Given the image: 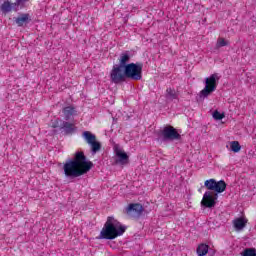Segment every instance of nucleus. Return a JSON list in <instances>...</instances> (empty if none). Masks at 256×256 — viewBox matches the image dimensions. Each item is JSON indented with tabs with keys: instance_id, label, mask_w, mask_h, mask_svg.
<instances>
[{
	"instance_id": "1",
	"label": "nucleus",
	"mask_w": 256,
	"mask_h": 256,
	"mask_svg": "<svg viewBox=\"0 0 256 256\" xmlns=\"http://www.w3.org/2000/svg\"><path fill=\"white\" fill-rule=\"evenodd\" d=\"M63 169L66 177H81L93 169V162L87 160L84 152L78 151L74 154V158L64 164Z\"/></svg>"
},
{
	"instance_id": "2",
	"label": "nucleus",
	"mask_w": 256,
	"mask_h": 256,
	"mask_svg": "<svg viewBox=\"0 0 256 256\" xmlns=\"http://www.w3.org/2000/svg\"><path fill=\"white\" fill-rule=\"evenodd\" d=\"M204 187H206L208 191L204 193L201 205L211 209L217 205V199H219L218 193H223L225 189H227V183L223 180L217 181L215 179H209L204 182ZM211 191H215V193Z\"/></svg>"
},
{
	"instance_id": "3",
	"label": "nucleus",
	"mask_w": 256,
	"mask_h": 256,
	"mask_svg": "<svg viewBox=\"0 0 256 256\" xmlns=\"http://www.w3.org/2000/svg\"><path fill=\"white\" fill-rule=\"evenodd\" d=\"M126 79L141 81L143 79V63H129L121 72H116V74L110 76V81L116 85L125 82Z\"/></svg>"
},
{
	"instance_id": "4",
	"label": "nucleus",
	"mask_w": 256,
	"mask_h": 256,
	"mask_svg": "<svg viewBox=\"0 0 256 256\" xmlns=\"http://www.w3.org/2000/svg\"><path fill=\"white\" fill-rule=\"evenodd\" d=\"M125 231H127V226H123L121 222L116 220L113 216H108L98 239H108L111 241L117 239V237H121Z\"/></svg>"
},
{
	"instance_id": "5",
	"label": "nucleus",
	"mask_w": 256,
	"mask_h": 256,
	"mask_svg": "<svg viewBox=\"0 0 256 256\" xmlns=\"http://www.w3.org/2000/svg\"><path fill=\"white\" fill-rule=\"evenodd\" d=\"M217 81H219V75H217V73L205 78V87L199 93L200 99H206V97H209L214 91H217Z\"/></svg>"
},
{
	"instance_id": "6",
	"label": "nucleus",
	"mask_w": 256,
	"mask_h": 256,
	"mask_svg": "<svg viewBox=\"0 0 256 256\" xmlns=\"http://www.w3.org/2000/svg\"><path fill=\"white\" fill-rule=\"evenodd\" d=\"M159 139L162 141H179L181 140V134L177 132V129L173 126H166L162 130L157 132Z\"/></svg>"
},
{
	"instance_id": "7",
	"label": "nucleus",
	"mask_w": 256,
	"mask_h": 256,
	"mask_svg": "<svg viewBox=\"0 0 256 256\" xmlns=\"http://www.w3.org/2000/svg\"><path fill=\"white\" fill-rule=\"evenodd\" d=\"M26 1L29 0H16L14 3L10 0H5L0 6V11L4 15H7V13H11V11L17 13V11H19V7L20 9H23V7H25Z\"/></svg>"
},
{
	"instance_id": "8",
	"label": "nucleus",
	"mask_w": 256,
	"mask_h": 256,
	"mask_svg": "<svg viewBox=\"0 0 256 256\" xmlns=\"http://www.w3.org/2000/svg\"><path fill=\"white\" fill-rule=\"evenodd\" d=\"M129 61H131V55L129 54V51L120 54L119 64L113 65L110 72V77H112V75H115L116 73H121V70L125 69V67L129 65Z\"/></svg>"
},
{
	"instance_id": "9",
	"label": "nucleus",
	"mask_w": 256,
	"mask_h": 256,
	"mask_svg": "<svg viewBox=\"0 0 256 256\" xmlns=\"http://www.w3.org/2000/svg\"><path fill=\"white\" fill-rule=\"evenodd\" d=\"M82 137L86 143L91 146L92 155H95V153L101 151V143L97 142V136H95V134L91 133L90 131H84L82 133Z\"/></svg>"
},
{
	"instance_id": "10",
	"label": "nucleus",
	"mask_w": 256,
	"mask_h": 256,
	"mask_svg": "<svg viewBox=\"0 0 256 256\" xmlns=\"http://www.w3.org/2000/svg\"><path fill=\"white\" fill-rule=\"evenodd\" d=\"M143 213V205L139 203L135 204H129L126 208V214L128 217H141V214Z\"/></svg>"
},
{
	"instance_id": "11",
	"label": "nucleus",
	"mask_w": 256,
	"mask_h": 256,
	"mask_svg": "<svg viewBox=\"0 0 256 256\" xmlns=\"http://www.w3.org/2000/svg\"><path fill=\"white\" fill-rule=\"evenodd\" d=\"M114 153L117 157L115 163H120V165H127L129 163V155L121 150L119 146L114 147Z\"/></svg>"
},
{
	"instance_id": "12",
	"label": "nucleus",
	"mask_w": 256,
	"mask_h": 256,
	"mask_svg": "<svg viewBox=\"0 0 256 256\" xmlns=\"http://www.w3.org/2000/svg\"><path fill=\"white\" fill-rule=\"evenodd\" d=\"M63 121L60 125V129L64 132V135H73L77 131V126L74 123Z\"/></svg>"
},
{
	"instance_id": "13",
	"label": "nucleus",
	"mask_w": 256,
	"mask_h": 256,
	"mask_svg": "<svg viewBox=\"0 0 256 256\" xmlns=\"http://www.w3.org/2000/svg\"><path fill=\"white\" fill-rule=\"evenodd\" d=\"M31 21V16L28 13L21 14L19 17L15 18V23L18 27H23Z\"/></svg>"
},
{
	"instance_id": "14",
	"label": "nucleus",
	"mask_w": 256,
	"mask_h": 256,
	"mask_svg": "<svg viewBox=\"0 0 256 256\" xmlns=\"http://www.w3.org/2000/svg\"><path fill=\"white\" fill-rule=\"evenodd\" d=\"M62 113L64 115L65 121H69L73 115H76L77 111L75 110V107L68 106L63 108Z\"/></svg>"
},
{
	"instance_id": "15",
	"label": "nucleus",
	"mask_w": 256,
	"mask_h": 256,
	"mask_svg": "<svg viewBox=\"0 0 256 256\" xmlns=\"http://www.w3.org/2000/svg\"><path fill=\"white\" fill-rule=\"evenodd\" d=\"M233 225L236 229V231H243L245 227H247V219L245 218H236L233 220Z\"/></svg>"
},
{
	"instance_id": "16",
	"label": "nucleus",
	"mask_w": 256,
	"mask_h": 256,
	"mask_svg": "<svg viewBox=\"0 0 256 256\" xmlns=\"http://www.w3.org/2000/svg\"><path fill=\"white\" fill-rule=\"evenodd\" d=\"M196 253L198 256H205L207 253H209V245L207 244H200L197 249Z\"/></svg>"
},
{
	"instance_id": "17",
	"label": "nucleus",
	"mask_w": 256,
	"mask_h": 256,
	"mask_svg": "<svg viewBox=\"0 0 256 256\" xmlns=\"http://www.w3.org/2000/svg\"><path fill=\"white\" fill-rule=\"evenodd\" d=\"M179 95L175 91V89L167 88L166 90V99L169 101H173L174 99H178Z\"/></svg>"
},
{
	"instance_id": "18",
	"label": "nucleus",
	"mask_w": 256,
	"mask_h": 256,
	"mask_svg": "<svg viewBox=\"0 0 256 256\" xmlns=\"http://www.w3.org/2000/svg\"><path fill=\"white\" fill-rule=\"evenodd\" d=\"M230 148L233 153H239L241 151V144H239V141H232L230 143Z\"/></svg>"
},
{
	"instance_id": "19",
	"label": "nucleus",
	"mask_w": 256,
	"mask_h": 256,
	"mask_svg": "<svg viewBox=\"0 0 256 256\" xmlns=\"http://www.w3.org/2000/svg\"><path fill=\"white\" fill-rule=\"evenodd\" d=\"M229 45V41L225 40V38H218L216 47L217 49H221V47H227Z\"/></svg>"
},
{
	"instance_id": "20",
	"label": "nucleus",
	"mask_w": 256,
	"mask_h": 256,
	"mask_svg": "<svg viewBox=\"0 0 256 256\" xmlns=\"http://www.w3.org/2000/svg\"><path fill=\"white\" fill-rule=\"evenodd\" d=\"M242 256H256V249L255 248H246L241 253Z\"/></svg>"
},
{
	"instance_id": "21",
	"label": "nucleus",
	"mask_w": 256,
	"mask_h": 256,
	"mask_svg": "<svg viewBox=\"0 0 256 256\" xmlns=\"http://www.w3.org/2000/svg\"><path fill=\"white\" fill-rule=\"evenodd\" d=\"M225 117V114H221V112L215 110L214 113H213V118L216 120V121H221V119H223Z\"/></svg>"
}]
</instances>
